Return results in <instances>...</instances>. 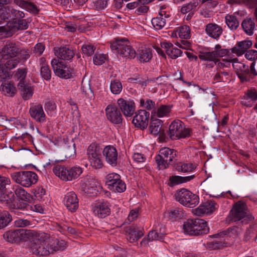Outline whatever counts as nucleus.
<instances>
[{
	"mask_svg": "<svg viewBox=\"0 0 257 257\" xmlns=\"http://www.w3.org/2000/svg\"><path fill=\"white\" fill-rule=\"evenodd\" d=\"M253 219L254 217L249 213L246 204L241 201L234 204L227 217L229 222L240 221L242 224H247Z\"/></svg>",
	"mask_w": 257,
	"mask_h": 257,
	"instance_id": "obj_1",
	"label": "nucleus"
},
{
	"mask_svg": "<svg viewBox=\"0 0 257 257\" xmlns=\"http://www.w3.org/2000/svg\"><path fill=\"white\" fill-rule=\"evenodd\" d=\"M185 234L197 236L207 234L209 230L207 222L203 219H187L184 222L183 226Z\"/></svg>",
	"mask_w": 257,
	"mask_h": 257,
	"instance_id": "obj_2",
	"label": "nucleus"
},
{
	"mask_svg": "<svg viewBox=\"0 0 257 257\" xmlns=\"http://www.w3.org/2000/svg\"><path fill=\"white\" fill-rule=\"evenodd\" d=\"M110 48L119 56L125 59H134L136 56V50L130 42L124 39H116L110 43Z\"/></svg>",
	"mask_w": 257,
	"mask_h": 257,
	"instance_id": "obj_3",
	"label": "nucleus"
},
{
	"mask_svg": "<svg viewBox=\"0 0 257 257\" xmlns=\"http://www.w3.org/2000/svg\"><path fill=\"white\" fill-rule=\"evenodd\" d=\"M239 233V229L236 226H234L228 228L224 232L215 234L212 235L214 237H223L225 236V239L224 241H212L209 243V247L213 249H218L223 246L232 245L233 243V240L237 238Z\"/></svg>",
	"mask_w": 257,
	"mask_h": 257,
	"instance_id": "obj_4",
	"label": "nucleus"
},
{
	"mask_svg": "<svg viewBox=\"0 0 257 257\" xmlns=\"http://www.w3.org/2000/svg\"><path fill=\"white\" fill-rule=\"evenodd\" d=\"M11 177L15 183L26 188L30 187L38 180L37 174L30 171L15 172L11 174Z\"/></svg>",
	"mask_w": 257,
	"mask_h": 257,
	"instance_id": "obj_5",
	"label": "nucleus"
},
{
	"mask_svg": "<svg viewBox=\"0 0 257 257\" xmlns=\"http://www.w3.org/2000/svg\"><path fill=\"white\" fill-rule=\"evenodd\" d=\"M37 235L38 232L34 230L20 228L8 231L4 234V236L7 241L13 243L32 239L37 237Z\"/></svg>",
	"mask_w": 257,
	"mask_h": 257,
	"instance_id": "obj_6",
	"label": "nucleus"
},
{
	"mask_svg": "<svg viewBox=\"0 0 257 257\" xmlns=\"http://www.w3.org/2000/svg\"><path fill=\"white\" fill-rule=\"evenodd\" d=\"M53 171L59 178L66 181H72L77 178L83 172L82 169L80 167L66 168L59 165H55Z\"/></svg>",
	"mask_w": 257,
	"mask_h": 257,
	"instance_id": "obj_7",
	"label": "nucleus"
},
{
	"mask_svg": "<svg viewBox=\"0 0 257 257\" xmlns=\"http://www.w3.org/2000/svg\"><path fill=\"white\" fill-rule=\"evenodd\" d=\"M191 134V130L184 126L182 121L179 119L173 121L169 125L168 135L172 140L189 137Z\"/></svg>",
	"mask_w": 257,
	"mask_h": 257,
	"instance_id": "obj_8",
	"label": "nucleus"
},
{
	"mask_svg": "<svg viewBox=\"0 0 257 257\" xmlns=\"http://www.w3.org/2000/svg\"><path fill=\"white\" fill-rule=\"evenodd\" d=\"M176 156V150L165 147L160 150L159 154L155 158V160L160 169H165L169 167Z\"/></svg>",
	"mask_w": 257,
	"mask_h": 257,
	"instance_id": "obj_9",
	"label": "nucleus"
},
{
	"mask_svg": "<svg viewBox=\"0 0 257 257\" xmlns=\"http://www.w3.org/2000/svg\"><path fill=\"white\" fill-rule=\"evenodd\" d=\"M176 199L184 206L190 208L194 207L199 202V197L197 195L185 189L177 192Z\"/></svg>",
	"mask_w": 257,
	"mask_h": 257,
	"instance_id": "obj_10",
	"label": "nucleus"
},
{
	"mask_svg": "<svg viewBox=\"0 0 257 257\" xmlns=\"http://www.w3.org/2000/svg\"><path fill=\"white\" fill-rule=\"evenodd\" d=\"M51 64L56 76L65 79H68L72 76L73 69L64 62L54 58L51 60Z\"/></svg>",
	"mask_w": 257,
	"mask_h": 257,
	"instance_id": "obj_11",
	"label": "nucleus"
},
{
	"mask_svg": "<svg viewBox=\"0 0 257 257\" xmlns=\"http://www.w3.org/2000/svg\"><path fill=\"white\" fill-rule=\"evenodd\" d=\"M31 248L33 253L40 256H47L51 253L48 240L36 239Z\"/></svg>",
	"mask_w": 257,
	"mask_h": 257,
	"instance_id": "obj_12",
	"label": "nucleus"
},
{
	"mask_svg": "<svg viewBox=\"0 0 257 257\" xmlns=\"http://www.w3.org/2000/svg\"><path fill=\"white\" fill-rule=\"evenodd\" d=\"M232 65L236 70L237 75L242 82L250 81L248 66L244 63L239 62L237 58L232 59Z\"/></svg>",
	"mask_w": 257,
	"mask_h": 257,
	"instance_id": "obj_13",
	"label": "nucleus"
},
{
	"mask_svg": "<svg viewBox=\"0 0 257 257\" xmlns=\"http://www.w3.org/2000/svg\"><path fill=\"white\" fill-rule=\"evenodd\" d=\"M106 116L111 123L119 124L122 122V116L119 109L115 106L108 105L105 108Z\"/></svg>",
	"mask_w": 257,
	"mask_h": 257,
	"instance_id": "obj_14",
	"label": "nucleus"
},
{
	"mask_svg": "<svg viewBox=\"0 0 257 257\" xmlns=\"http://www.w3.org/2000/svg\"><path fill=\"white\" fill-rule=\"evenodd\" d=\"M63 203L67 209L71 212H75L79 206L77 195L73 191L67 193L63 199Z\"/></svg>",
	"mask_w": 257,
	"mask_h": 257,
	"instance_id": "obj_15",
	"label": "nucleus"
},
{
	"mask_svg": "<svg viewBox=\"0 0 257 257\" xmlns=\"http://www.w3.org/2000/svg\"><path fill=\"white\" fill-rule=\"evenodd\" d=\"M20 48L18 43L14 42H7L2 50L3 57L5 59L9 58H15L20 52Z\"/></svg>",
	"mask_w": 257,
	"mask_h": 257,
	"instance_id": "obj_16",
	"label": "nucleus"
},
{
	"mask_svg": "<svg viewBox=\"0 0 257 257\" xmlns=\"http://www.w3.org/2000/svg\"><path fill=\"white\" fill-rule=\"evenodd\" d=\"M150 113L145 110H140L134 117L132 122L134 125L141 128H145L148 124Z\"/></svg>",
	"mask_w": 257,
	"mask_h": 257,
	"instance_id": "obj_17",
	"label": "nucleus"
},
{
	"mask_svg": "<svg viewBox=\"0 0 257 257\" xmlns=\"http://www.w3.org/2000/svg\"><path fill=\"white\" fill-rule=\"evenodd\" d=\"M103 155L108 164L112 166L117 165L118 153L115 148L111 146L105 147L103 150Z\"/></svg>",
	"mask_w": 257,
	"mask_h": 257,
	"instance_id": "obj_18",
	"label": "nucleus"
},
{
	"mask_svg": "<svg viewBox=\"0 0 257 257\" xmlns=\"http://www.w3.org/2000/svg\"><path fill=\"white\" fill-rule=\"evenodd\" d=\"M29 112L31 116L36 122L43 123L46 121V115L41 104L32 105L30 108Z\"/></svg>",
	"mask_w": 257,
	"mask_h": 257,
	"instance_id": "obj_19",
	"label": "nucleus"
},
{
	"mask_svg": "<svg viewBox=\"0 0 257 257\" xmlns=\"http://www.w3.org/2000/svg\"><path fill=\"white\" fill-rule=\"evenodd\" d=\"M117 103L124 116L127 117L133 115L135 110V104L133 101L126 100L123 98H119Z\"/></svg>",
	"mask_w": 257,
	"mask_h": 257,
	"instance_id": "obj_20",
	"label": "nucleus"
},
{
	"mask_svg": "<svg viewBox=\"0 0 257 257\" xmlns=\"http://www.w3.org/2000/svg\"><path fill=\"white\" fill-rule=\"evenodd\" d=\"M218 207V205L214 201H207L195 209V214L198 216L208 215L213 212Z\"/></svg>",
	"mask_w": 257,
	"mask_h": 257,
	"instance_id": "obj_21",
	"label": "nucleus"
},
{
	"mask_svg": "<svg viewBox=\"0 0 257 257\" xmlns=\"http://www.w3.org/2000/svg\"><path fill=\"white\" fill-rule=\"evenodd\" d=\"M94 214L99 218H104L110 213V204L107 202H98L93 207Z\"/></svg>",
	"mask_w": 257,
	"mask_h": 257,
	"instance_id": "obj_22",
	"label": "nucleus"
},
{
	"mask_svg": "<svg viewBox=\"0 0 257 257\" xmlns=\"http://www.w3.org/2000/svg\"><path fill=\"white\" fill-rule=\"evenodd\" d=\"M160 46L163 49L167 55L172 59H176L181 56L182 51L169 42H163L160 44Z\"/></svg>",
	"mask_w": 257,
	"mask_h": 257,
	"instance_id": "obj_23",
	"label": "nucleus"
},
{
	"mask_svg": "<svg viewBox=\"0 0 257 257\" xmlns=\"http://www.w3.org/2000/svg\"><path fill=\"white\" fill-rule=\"evenodd\" d=\"M99 188L98 181L93 177H89L85 183L84 191L90 195L94 196L97 195Z\"/></svg>",
	"mask_w": 257,
	"mask_h": 257,
	"instance_id": "obj_24",
	"label": "nucleus"
},
{
	"mask_svg": "<svg viewBox=\"0 0 257 257\" xmlns=\"http://www.w3.org/2000/svg\"><path fill=\"white\" fill-rule=\"evenodd\" d=\"M18 86L24 100H29L32 97L34 89L30 84L26 83L24 81H20Z\"/></svg>",
	"mask_w": 257,
	"mask_h": 257,
	"instance_id": "obj_25",
	"label": "nucleus"
},
{
	"mask_svg": "<svg viewBox=\"0 0 257 257\" xmlns=\"http://www.w3.org/2000/svg\"><path fill=\"white\" fill-rule=\"evenodd\" d=\"M205 31L209 37L218 39L222 34L223 30L221 26L215 23H209L206 26Z\"/></svg>",
	"mask_w": 257,
	"mask_h": 257,
	"instance_id": "obj_26",
	"label": "nucleus"
},
{
	"mask_svg": "<svg viewBox=\"0 0 257 257\" xmlns=\"http://www.w3.org/2000/svg\"><path fill=\"white\" fill-rule=\"evenodd\" d=\"M252 44V42L248 40L237 42L235 46L231 49V52L238 56H240L244 54L251 46Z\"/></svg>",
	"mask_w": 257,
	"mask_h": 257,
	"instance_id": "obj_27",
	"label": "nucleus"
},
{
	"mask_svg": "<svg viewBox=\"0 0 257 257\" xmlns=\"http://www.w3.org/2000/svg\"><path fill=\"white\" fill-rule=\"evenodd\" d=\"M163 121L158 118L151 116V122L149 126L150 133L154 136H157L163 133Z\"/></svg>",
	"mask_w": 257,
	"mask_h": 257,
	"instance_id": "obj_28",
	"label": "nucleus"
},
{
	"mask_svg": "<svg viewBox=\"0 0 257 257\" xmlns=\"http://www.w3.org/2000/svg\"><path fill=\"white\" fill-rule=\"evenodd\" d=\"M58 58L64 60H71L74 55V51L69 48L63 47L56 50L55 53Z\"/></svg>",
	"mask_w": 257,
	"mask_h": 257,
	"instance_id": "obj_29",
	"label": "nucleus"
},
{
	"mask_svg": "<svg viewBox=\"0 0 257 257\" xmlns=\"http://www.w3.org/2000/svg\"><path fill=\"white\" fill-rule=\"evenodd\" d=\"M172 107L170 105H161L157 109H154L152 110L151 116L155 117H168L170 115Z\"/></svg>",
	"mask_w": 257,
	"mask_h": 257,
	"instance_id": "obj_30",
	"label": "nucleus"
},
{
	"mask_svg": "<svg viewBox=\"0 0 257 257\" xmlns=\"http://www.w3.org/2000/svg\"><path fill=\"white\" fill-rule=\"evenodd\" d=\"M241 27L244 32L248 35L251 36L255 29V25L253 20L250 18L245 19L241 23Z\"/></svg>",
	"mask_w": 257,
	"mask_h": 257,
	"instance_id": "obj_31",
	"label": "nucleus"
},
{
	"mask_svg": "<svg viewBox=\"0 0 257 257\" xmlns=\"http://www.w3.org/2000/svg\"><path fill=\"white\" fill-rule=\"evenodd\" d=\"M48 241L51 253H53L54 252L58 250H63L66 247V243L63 240H59L56 239Z\"/></svg>",
	"mask_w": 257,
	"mask_h": 257,
	"instance_id": "obj_32",
	"label": "nucleus"
},
{
	"mask_svg": "<svg viewBox=\"0 0 257 257\" xmlns=\"http://www.w3.org/2000/svg\"><path fill=\"white\" fill-rule=\"evenodd\" d=\"M200 3V0H192L190 3L183 5L180 12L183 14L194 13Z\"/></svg>",
	"mask_w": 257,
	"mask_h": 257,
	"instance_id": "obj_33",
	"label": "nucleus"
},
{
	"mask_svg": "<svg viewBox=\"0 0 257 257\" xmlns=\"http://www.w3.org/2000/svg\"><path fill=\"white\" fill-rule=\"evenodd\" d=\"M17 31L16 20L9 22L6 26H0V33H5L7 35H12Z\"/></svg>",
	"mask_w": 257,
	"mask_h": 257,
	"instance_id": "obj_34",
	"label": "nucleus"
},
{
	"mask_svg": "<svg viewBox=\"0 0 257 257\" xmlns=\"http://www.w3.org/2000/svg\"><path fill=\"white\" fill-rule=\"evenodd\" d=\"M165 235V231L161 233V235L159 234V233L156 230H152L150 231L149 233L147 238H145L141 242V245H146L148 241H153L154 240H162Z\"/></svg>",
	"mask_w": 257,
	"mask_h": 257,
	"instance_id": "obj_35",
	"label": "nucleus"
},
{
	"mask_svg": "<svg viewBox=\"0 0 257 257\" xmlns=\"http://www.w3.org/2000/svg\"><path fill=\"white\" fill-rule=\"evenodd\" d=\"M244 97V100L242 101V104L247 106H251V105L248 104V102H246V100H249L254 102L257 100V86L249 89Z\"/></svg>",
	"mask_w": 257,
	"mask_h": 257,
	"instance_id": "obj_36",
	"label": "nucleus"
},
{
	"mask_svg": "<svg viewBox=\"0 0 257 257\" xmlns=\"http://www.w3.org/2000/svg\"><path fill=\"white\" fill-rule=\"evenodd\" d=\"M144 235L143 230L141 228L135 227H131L130 229V232L128 237V240L131 242H134L137 241Z\"/></svg>",
	"mask_w": 257,
	"mask_h": 257,
	"instance_id": "obj_37",
	"label": "nucleus"
},
{
	"mask_svg": "<svg viewBox=\"0 0 257 257\" xmlns=\"http://www.w3.org/2000/svg\"><path fill=\"white\" fill-rule=\"evenodd\" d=\"M174 32L175 35H178L180 38L187 39L191 37L190 29L187 25H183L176 28Z\"/></svg>",
	"mask_w": 257,
	"mask_h": 257,
	"instance_id": "obj_38",
	"label": "nucleus"
},
{
	"mask_svg": "<svg viewBox=\"0 0 257 257\" xmlns=\"http://www.w3.org/2000/svg\"><path fill=\"white\" fill-rule=\"evenodd\" d=\"M225 23L231 30H235L239 26V22L235 15L227 14L225 17Z\"/></svg>",
	"mask_w": 257,
	"mask_h": 257,
	"instance_id": "obj_39",
	"label": "nucleus"
},
{
	"mask_svg": "<svg viewBox=\"0 0 257 257\" xmlns=\"http://www.w3.org/2000/svg\"><path fill=\"white\" fill-rule=\"evenodd\" d=\"M138 58L141 62H149L152 58L151 50L146 48L139 49Z\"/></svg>",
	"mask_w": 257,
	"mask_h": 257,
	"instance_id": "obj_40",
	"label": "nucleus"
},
{
	"mask_svg": "<svg viewBox=\"0 0 257 257\" xmlns=\"http://www.w3.org/2000/svg\"><path fill=\"white\" fill-rule=\"evenodd\" d=\"M3 190H0V201L5 202L9 207H13L14 206L15 198L14 194L11 192L9 195L5 194Z\"/></svg>",
	"mask_w": 257,
	"mask_h": 257,
	"instance_id": "obj_41",
	"label": "nucleus"
},
{
	"mask_svg": "<svg viewBox=\"0 0 257 257\" xmlns=\"http://www.w3.org/2000/svg\"><path fill=\"white\" fill-rule=\"evenodd\" d=\"M194 178V176L181 177L179 176H172L169 178L171 186L178 185L190 181Z\"/></svg>",
	"mask_w": 257,
	"mask_h": 257,
	"instance_id": "obj_42",
	"label": "nucleus"
},
{
	"mask_svg": "<svg viewBox=\"0 0 257 257\" xmlns=\"http://www.w3.org/2000/svg\"><path fill=\"white\" fill-rule=\"evenodd\" d=\"M2 87L3 93L8 96H14L17 92V89L13 83H5Z\"/></svg>",
	"mask_w": 257,
	"mask_h": 257,
	"instance_id": "obj_43",
	"label": "nucleus"
},
{
	"mask_svg": "<svg viewBox=\"0 0 257 257\" xmlns=\"http://www.w3.org/2000/svg\"><path fill=\"white\" fill-rule=\"evenodd\" d=\"M14 189L16 195L20 199L24 201H29L30 199V194L22 187L16 186Z\"/></svg>",
	"mask_w": 257,
	"mask_h": 257,
	"instance_id": "obj_44",
	"label": "nucleus"
},
{
	"mask_svg": "<svg viewBox=\"0 0 257 257\" xmlns=\"http://www.w3.org/2000/svg\"><path fill=\"white\" fill-rule=\"evenodd\" d=\"M86 155L88 158L100 155V150L99 145L95 143L91 144L87 149Z\"/></svg>",
	"mask_w": 257,
	"mask_h": 257,
	"instance_id": "obj_45",
	"label": "nucleus"
},
{
	"mask_svg": "<svg viewBox=\"0 0 257 257\" xmlns=\"http://www.w3.org/2000/svg\"><path fill=\"white\" fill-rule=\"evenodd\" d=\"M120 179V176L117 173H110L105 177V184L109 189L111 187Z\"/></svg>",
	"mask_w": 257,
	"mask_h": 257,
	"instance_id": "obj_46",
	"label": "nucleus"
},
{
	"mask_svg": "<svg viewBox=\"0 0 257 257\" xmlns=\"http://www.w3.org/2000/svg\"><path fill=\"white\" fill-rule=\"evenodd\" d=\"M12 220V215L7 211L0 213V229L6 227Z\"/></svg>",
	"mask_w": 257,
	"mask_h": 257,
	"instance_id": "obj_47",
	"label": "nucleus"
},
{
	"mask_svg": "<svg viewBox=\"0 0 257 257\" xmlns=\"http://www.w3.org/2000/svg\"><path fill=\"white\" fill-rule=\"evenodd\" d=\"M198 58L203 61H213L215 63H216L215 54L213 51L211 52L206 51H200Z\"/></svg>",
	"mask_w": 257,
	"mask_h": 257,
	"instance_id": "obj_48",
	"label": "nucleus"
},
{
	"mask_svg": "<svg viewBox=\"0 0 257 257\" xmlns=\"http://www.w3.org/2000/svg\"><path fill=\"white\" fill-rule=\"evenodd\" d=\"M231 76L230 73L227 71L220 70L214 76V80L216 82H225Z\"/></svg>",
	"mask_w": 257,
	"mask_h": 257,
	"instance_id": "obj_49",
	"label": "nucleus"
},
{
	"mask_svg": "<svg viewBox=\"0 0 257 257\" xmlns=\"http://www.w3.org/2000/svg\"><path fill=\"white\" fill-rule=\"evenodd\" d=\"M152 24L156 30H160L165 26L166 20L161 16H158L152 19Z\"/></svg>",
	"mask_w": 257,
	"mask_h": 257,
	"instance_id": "obj_50",
	"label": "nucleus"
},
{
	"mask_svg": "<svg viewBox=\"0 0 257 257\" xmlns=\"http://www.w3.org/2000/svg\"><path fill=\"white\" fill-rule=\"evenodd\" d=\"M90 165L92 168L97 169L103 166V162L101 159V155L88 158Z\"/></svg>",
	"mask_w": 257,
	"mask_h": 257,
	"instance_id": "obj_51",
	"label": "nucleus"
},
{
	"mask_svg": "<svg viewBox=\"0 0 257 257\" xmlns=\"http://www.w3.org/2000/svg\"><path fill=\"white\" fill-rule=\"evenodd\" d=\"M3 61H1V64L4 66V67L8 69H12L15 68L19 63V61L14 58H9L7 59H5L3 58Z\"/></svg>",
	"mask_w": 257,
	"mask_h": 257,
	"instance_id": "obj_52",
	"label": "nucleus"
},
{
	"mask_svg": "<svg viewBox=\"0 0 257 257\" xmlns=\"http://www.w3.org/2000/svg\"><path fill=\"white\" fill-rule=\"evenodd\" d=\"M109 190L114 192H123L126 190L125 183L120 179L114 185H113V186L111 187Z\"/></svg>",
	"mask_w": 257,
	"mask_h": 257,
	"instance_id": "obj_53",
	"label": "nucleus"
},
{
	"mask_svg": "<svg viewBox=\"0 0 257 257\" xmlns=\"http://www.w3.org/2000/svg\"><path fill=\"white\" fill-rule=\"evenodd\" d=\"M110 89L113 94H119L122 89L121 82L117 80L111 81L110 84Z\"/></svg>",
	"mask_w": 257,
	"mask_h": 257,
	"instance_id": "obj_54",
	"label": "nucleus"
},
{
	"mask_svg": "<svg viewBox=\"0 0 257 257\" xmlns=\"http://www.w3.org/2000/svg\"><path fill=\"white\" fill-rule=\"evenodd\" d=\"M213 52L214 53L215 58L216 61L217 60V58L223 57L227 55L229 53V50L226 49L221 48V46L218 44L215 46Z\"/></svg>",
	"mask_w": 257,
	"mask_h": 257,
	"instance_id": "obj_55",
	"label": "nucleus"
},
{
	"mask_svg": "<svg viewBox=\"0 0 257 257\" xmlns=\"http://www.w3.org/2000/svg\"><path fill=\"white\" fill-rule=\"evenodd\" d=\"M195 168V165L190 163H180L178 164L177 169L183 172L192 171Z\"/></svg>",
	"mask_w": 257,
	"mask_h": 257,
	"instance_id": "obj_56",
	"label": "nucleus"
},
{
	"mask_svg": "<svg viewBox=\"0 0 257 257\" xmlns=\"http://www.w3.org/2000/svg\"><path fill=\"white\" fill-rule=\"evenodd\" d=\"M31 192L34 195L37 199L41 200L45 195L46 191L42 187L37 186L33 189Z\"/></svg>",
	"mask_w": 257,
	"mask_h": 257,
	"instance_id": "obj_57",
	"label": "nucleus"
},
{
	"mask_svg": "<svg viewBox=\"0 0 257 257\" xmlns=\"http://www.w3.org/2000/svg\"><path fill=\"white\" fill-rule=\"evenodd\" d=\"M11 7L7 6L0 8V18L7 20L11 18Z\"/></svg>",
	"mask_w": 257,
	"mask_h": 257,
	"instance_id": "obj_58",
	"label": "nucleus"
},
{
	"mask_svg": "<svg viewBox=\"0 0 257 257\" xmlns=\"http://www.w3.org/2000/svg\"><path fill=\"white\" fill-rule=\"evenodd\" d=\"M140 104L142 107L147 110L154 109L155 108V102L152 100L149 99H141L140 100Z\"/></svg>",
	"mask_w": 257,
	"mask_h": 257,
	"instance_id": "obj_59",
	"label": "nucleus"
},
{
	"mask_svg": "<svg viewBox=\"0 0 257 257\" xmlns=\"http://www.w3.org/2000/svg\"><path fill=\"white\" fill-rule=\"evenodd\" d=\"M96 48L92 45L84 44L81 49L83 54L86 56H90L94 54Z\"/></svg>",
	"mask_w": 257,
	"mask_h": 257,
	"instance_id": "obj_60",
	"label": "nucleus"
},
{
	"mask_svg": "<svg viewBox=\"0 0 257 257\" xmlns=\"http://www.w3.org/2000/svg\"><path fill=\"white\" fill-rule=\"evenodd\" d=\"M106 55L104 54L96 53L93 57V62L95 65H101L106 59Z\"/></svg>",
	"mask_w": 257,
	"mask_h": 257,
	"instance_id": "obj_61",
	"label": "nucleus"
},
{
	"mask_svg": "<svg viewBox=\"0 0 257 257\" xmlns=\"http://www.w3.org/2000/svg\"><path fill=\"white\" fill-rule=\"evenodd\" d=\"M41 75L46 80H49L51 77V72L48 65L41 67Z\"/></svg>",
	"mask_w": 257,
	"mask_h": 257,
	"instance_id": "obj_62",
	"label": "nucleus"
},
{
	"mask_svg": "<svg viewBox=\"0 0 257 257\" xmlns=\"http://www.w3.org/2000/svg\"><path fill=\"white\" fill-rule=\"evenodd\" d=\"M108 0H96L94 2V6L97 10L104 9L107 5Z\"/></svg>",
	"mask_w": 257,
	"mask_h": 257,
	"instance_id": "obj_63",
	"label": "nucleus"
},
{
	"mask_svg": "<svg viewBox=\"0 0 257 257\" xmlns=\"http://www.w3.org/2000/svg\"><path fill=\"white\" fill-rule=\"evenodd\" d=\"M245 56L246 59L254 61L257 59V51L249 50L246 52Z\"/></svg>",
	"mask_w": 257,
	"mask_h": 257,
	"instance_id": "obj_64",
	"label": "nucleus"
}]
</instances>
